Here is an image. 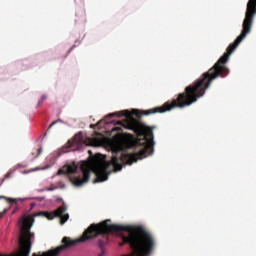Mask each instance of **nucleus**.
I'll use <instances>...</instances> for the list:
<instances>
[{
	"label": "nucleus",
	"instance_id": "obj_9",
	"mask_svg": "<svg viewBox=\"0 0 256 256\" xmlns=\"http://www.w3.org/2000/svg\"><path fill=\"white\" fill-rule=\"evenodd\" d=\"M114 131H121L120 127H114L112 128L111 132L114 133Z\"/></svg>",
	"mask_w": 256,
	"mask_h": 256
},
{
	"label": "nucleus",
	"instance_id": "obj_2",
	"mask_svg": "<svg viewBox=\"0 0 256 256\" xmlns=\"http://www.w3.org/2000/svg\"><path fill=\"white\" fill-rule=\"evenodd\" d=\"M81 175L70 176L69 180L74 185V187H83L85 183H89L91 179V169L80 168Z\"/></svg>",
	"mask_w": 256,
	"mask_h": 256
},
{
	"label": "nucleus",
	"instance_id": "obj_14",
	"mask_svg": "<svg viewBox=\"0 0 256 256\" xmlns=\"http://www.w3.org/2000/svg\"><path fill=\"white\" fill-rule=\"evenodd\" d=\"M120 141H121V143H123V142L125 141V138L122 136V137L120 138Z\"/></svg>",
	"mask_w": 256,
	"mask_h": 256
},
{
	"label": "nucleus",
	"instance_id": "obj_3",
	"mask_svg": "<svg viewBox=\"0 0 256 256\" xmlns=\"http://www.w3.org/2000/svg\"><path fill=\"white\" fill-rule=\"evenodd\" d=\"M75 143H83V145L93 146L97 142V138H91V137H83V132H79L74 137Z\"/></svg>",
	"mask_w": 256,
	"mask_h": 256
},
{
	"label": "nucleus",
	"instance_id": "obj_15",
	"mask_svg": "<svg viewBox=\"0 0 256 256\" xmlns=\"http://www.w3.org/2000/svg\"><path fill=\"white\" fill-rule=\"evenodd\" d=\"M55 188H47V191H54Z\"/></svg>",
	"mask_w": 256,
	"mask_h": 256
},
{
	"label": "nucleus",
	"instance_id": "obj_5",
	"mask_svg": "<svg viewBox=\"0 0 256 256\" xmlns=\"http://www.w3.org/2000/svg\"><path fill=\"white\" fill-rule=\"evenodd\" d=\"M78 169L79 166H77L76 164L66 165L58 171V175H75Z\"/></svg>",
	"mask_w": 256,
	"mask_h": 256
},
{
	"label": "nucleus",
	"instance_id": "obj_7",
	"mask_svg": "<svg viewBox=\"0 0 256 256\" xmlns=\"http://www.w3.org/2000/svg\"><path fill=\"white\" fill-rule=\"evenodd\" d=\"M57 123H63V121L61 119H58L54 122H52L49 127H48V130L51 129L54 125H57Z\"/></svg>",
	"mask_w": 256,
	"mask_h": 256
},
{
	"label": "nucleus",
	"instance_id": "obj_17",
	"mask_svg": "<svg viewBox=\"0 0 256 256\" xmlns=\"http://www.w3.org/2000/svg\"><path fill=\"white\" fill-rule=\"evenodd\" d=\"M89 155H92L91 150L88 151Z\"/></svg>",
	"mask_w": 256,
	"mask_h": 256
},
{
	"label": "nucleus",
	"instance_id": "obj_13",
	"mask_svg": "<svg viewBox=\"0 0 256 256\" xmlns=\"http://www.w3.org/2000/svg\"><path fill=\"white\" fill-rule=\"evenodd\" d=\"M43 105V102H41V99L38 101V107H41Z\"/></svg>",
	"mask_w": 256,
	"mask_h": 256
},
{
	"label": "nucleus",
	"instance_id": "obj_19",
	"mask_svg": "<svg viewBox=\"0 0 256 256\" xmlns=\"http://www.w3.org/2000/svg\"><path fill=\"white\" fill-rule=\"evenodd\" d=\"M47 135V132L44 133V137Z\"/></svg>",
	"mask_w": 256,
	"mask_h": 256
},
{
	"label": "nucleus",
	"instance_id": "obj_18",
	"mask_svg": "<svg viewBox=\"0 0 256 256\" xmlns=\"http://www.w3.org/2000/svg\"><path fill=\"white\" fill-rule=\"evenodd\" d=\"M0 199H5V197L4 196H0Z\"/></svg>",
	"mask_w": 256,
	"mask_h": 256
},
{
	"label": "nucleus",
	"instance_id": "obj_16",
	"mask_svg": "<svg viewBox=\"0 0 256 256\" xmlns=\"http://www.w3.org/2000/svg\"><path fill=\"white\" fill-rule=\"evenodd\" d=\"M10 203H15V200L14 199H10Z\"/></svg>",
	"mask_w": 256,
	"mask_h": 256
},
{
	"label": "nucleus",
	"instance_id": "obj_4",
	"mask_svg": "<svg viewBox=\"0 0 256 256\" xmlns=\"http://www.w3.org/2000/svg\"><path fill=\"white\" fill-rule=\"evenodd\" d=\"M63 251H65V246H58L54 249H51L47 252H44L41 254V252L39 253H33L32 256H59L61 255V253H63Z\"/></svg>",
	"mask_w": 256,
	"mask_h": 256
},
{
	"label": "nucleus",
	"instance_id": "obj_11",
	"mask_svg": "<svg viewBox=\"0 0 256 256\" xmlns=\"http://www.w3.org/2000/svg\"><path fill=\"white\" fill-rule=\"evenodd\" d=\"M45 99H47V96L43 95V96L41 97V103H43V101H45Z\"/></svg>",
	"mask_w": 256,
	"mask_h": 256
},
{
	"label": "nucleus",
	"instance_id": "obj_1",
	"mask_svg": "<svg viewBox=\"0 0 256 256\" xmlns=\"http://www.w3.org/2000/svg\"><path fill=\"white\" fill-rule=\"evenodd\" d=\"M40 215H45L49 221L55 219V217L60 218L61 225H65L69 221V214L67 213V206L63 205L57 208L53 212H39L34 215V217H39Z\"/></svg>",
	"mask_w": 256,
	"mask_h": 256
},
{
	"label": "nucleus",
	"instance_id": "obj_6",
	"mask_svg": "<svg viewBox=\"0 0 256 256\" xmlns=\"http://www.w3.org/2000/svg\"><path fill=\"white\" fill-rule=\"evenodd\" d=\"M41 153H43V149L38 148L35 152L32 153V155H35L34 159H36V157H39V155H41Z\"/></svg>",
	"mask_w": 256,
	"mask_h": 256
},
{
	"label": "nucleus",
	"instance_id": "obj_12",
	"mask_svg": "<svg viewBox=\"0 0 256 256\" xmlns=\"http://www.w3.org/2000/svg\"><path fill=\"white\" fill-rule=\"evenodd\" d=\"M73 49H75V46H72L69 50L68 53H71L73 51Z\"/></svg>",
	"mask_w": 256,
	"mask_h": 256
},
{
	"label": "nucleus",
	"instance_id": "obj_10",
	"mask_svg": "<svg viewBox=\"0 0 256 256\" xmlns=\"http://www.w3.org/2000/svg\"><path fill=\"white\" fill-rule=\"evenodd\" d=\"M11 177V172H8L6 175H5V179H9Z\"/></svg>",
	"mask_w": 256,
	"mask_h": 256
},
{
	"label": "nucleus",
	"instance_id": "obj_8",
	"mask_svg": "<svg viewBox=\"0 0 256 256\" xmlns=\"http://www.w3.org/2000/svg\"><path fill=\"white\" fill-rule=\"evenodd\" d=\"M99 123L100 122H98L97 124H91L90 125L91 129H95L96 127H99Z\"/></svg>",
	"mask_w": 256,
	"mask_h": 256
}]
</instances>
